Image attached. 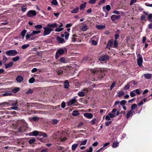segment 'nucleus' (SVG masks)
<instances>
[{
    "mask_svg": "<svg viewBox=\"0 0 152 152\" xmlns=\"http://www.w3.org/2000/svg\"><path fill=\"white\" fill-rule=\"evenodd\" d=\"M57 26L58 25L56 23L48 24L47 25V27H44L43 28L44 30L43 36H45L50 34L51 32L53 30V29L52 27L55 28L57 27Z\"/></svg>",
    "mask_w": 152,
    "mask_h": 152,
    "instance_id": "f257e3e1",
    "label": "nucleus"
},
{
    "mask_svg": "<svg viewBox=\"0 0 152 152\" xmlns=\"http://www.w3.org/2000/svg\"><path fill=\"white\" fill-rule=\"evenodd\" d=\"M92 73L97 74L99 75L98 77L99 79H102L105 74H106L107 72V69H97L95 70H93L91 71Z\"/></svg>",
    "mask_w": 152,
    "mask_h": 152,
    "instance_id": "f03ea898",
    "label": "nucleus"
},
{
    "mask_svg": "<svg viewBox=\"0 0 152 152\" xmlns=\"http://www.w3.org/2000/svg\"><path fill=\"white\" fill-rule=\"evenodd\" d=\"M68 69V67L67 66L60 67L56 69V72L58 75H61L63 72H66V70Z\"/></svg>",
    "mask_w": 152,
    "mask_h": 152,
    "instance_id": "7ed1b4c3",
    "label": "nucleus"
},
{
    "mask_svg": "<svg viewBox=\"0 0 152 152\" xmlns=\"http://www.w3.org/2000/svg\"><path fill=\"white\" fill-rule=\"evenodd\" d=\"M66 50V49L65 48L64 49L61 48L58 50L56 52L55 58L56 59L58 58L60 56V55H61L63 54L64 52Z\"/></svg>",
    "mask_w": 152,
    "mask_h": 152,
    "instance_id": "20e7f679",
    "label": "nucleus"
},
{
    "mask_svg": "<svg viewBox=\"0 0 152 152\" xmlns=\"http://www.w3.org/2000/svg\"><path fill=\"white\" fill-rule=\"evenodd\" d=\"M18 53V52L15 50H10L6 52V54L9 56H14Z\"/></svg>",
    "mask_w": 152,
    "mask_h": 152,
    "instance_id": "39448f33",
    "label": "nucleus"
},
{
    "mask_svg": "<svg viewBox=\"0 0 152 152\" xmlns=\"http://www.w3.org/2000/svg\"><path fill=\"white\" fill-rule=\"evenodd\" d=\"M137 61L138 65L140 66L142 63V56L140 54L138 55Z\"/></svg>",
    "mask_w": 152,
    "mask_h": 152,
    "instance_id": "423d86ee",
    "label": "nucleus"
},
{
    "mask_svg": "<svg viewBox=\"0 0 152 152\" xmlns=\"http://www.w3.org/2000/svg\"><path fill=\"white\" fill-rule=\"evenodd\" d=\"M27 15L29 17H32L36 15V12L34 10H31L28 12Z\"/></svg>",
    "mask_w": 152,
    "mask_h": 152,
    "instance_id": "0eeeda50",
    "label": "nucleus"
},
{
    "mask_svg": "<svg viewBox=\"0 0 152 152\" xmlns=\"http://www.w3.org/2000/svg\"><path fill=\"white\" fill-rule=\"evenodd\" d=\"M109 56L107 55H104L101 56L99 58V60L100 61H105L109 60Z\"/></svg>",
    "mask_w": 152,
    "mask_h": 152,
    "instance_id": "6e6552de",
    "label": "nucleus"
},
{
    "mask_svg": "<svg viewBox=\"0 0 152 152\" xmlns=\"http://www.w3.org/2000/svg\"><path fill=\"white\" fill-rule=\"evenodd\" d=\"M120 18V16L119 15H113L111 16V19L113 21L119 19Z\"/></svg>",
    "mask_w": 152,
    "mask_h": 152,
    "instance_id": "1a4fd4ad",
    "label": "nucleus"
},
{
    "mask_svg": "<svg viewBox=\"0 0 152 152\" xmlns=\"http://www.w3.org/2000/svg\"><path fill=\"white\" fill-rule=\"evenodd\" d=\"M76 101V99L75 98H73L67 102V104L68 106H71L75 103Z\"/></svg>",
    "mask_w": 152,
    "mask_h": 152,
    "instance_id": "9d476101",
    "label": "nucleus"
},
{
    "mask_svg": "<svg viewBox=\"0 0 152 152\" xmlns=\"http://www.w3.org/2000/svg\"><path fill=\"white\" fill-rule=\"evenodd\" d=\"M57 40L58 42L59 43H63L65 42L66 41L64 39L59 36L57 37Z\"/></svg>",
    "mask_w": 152,
    "mask_h": 152,
    "instance_id": "9b49d317",
    "label": "nucleus"
},
{
    "mask_svg": "<svg viewBox=\"0 0 152 152\" xmlns=\"http://www.w3.org/2000/svg\"><path fill=\"white\" fill-rule=\"evenodd\" d=\"M84 116L88 118L91 119L93 117V115L92 113H86L84 114Z\"/></svg>",
    "mask_w": 152,
    "mask_h": 152,
    "instance_id": "f8f14e48",
    "label": "nucleus"
},
{
    "mask_svg": "<svg viewBox=\"0 0 152 152\" xmlns=\"http://www.w3.org/2000/svg\"><path fill=\"white\" fill-rule=\"evenodd\" d=\"M134 113V111L131 110H129L127 113V118H128L129 117L132 116Z\"/></svg>",
    "mask_w": 152,
    "mask_h": 152,
    "instance_id": "ddd939ff",
    "label": "nucleus"
},
{
    "mask_svg": "<svg viewBox=\"0 0 152 152\" xmlns=\"http://www.w3.org/2000/svg\"><path fill=\"white\" fill-rule=\"evenodd\" d=\"M2 107H7L10 106V103L9 102H4L1 104Z\"/></svg>",
    "mask_w": 152,
    "mask_h": 152,
    "instance_id": "4468645a",
    "label": "nucleus"
},
{
    "mask_svg": "<svg viewBox=\"0 0 152 152\" xmlns=\"http://www.w3.org/2000/svg\"><path fill=\"white\" fill-rule=\"evenodd\" d=\"M13 64V63L12 62H10L9 64H6L5 66L6 69L10 68L12 66Z\"/></svg>",
    "mask_w": 152,
    "mask_h": 152,
    "instance_id": "2eb2a0df",
    "label": "nucleus"
},
{
    "mask_svg": "<svg viewBox=\"0 0 152 152\" xmlns=\"http://www.w3.org/2000/svg\"><path fill=\"white\" fill-rule=\"evenodd\" d=\"M23 80V77L20 75H18L16 78V81L19 83L21 82Z\"/></svg>",
    "mask_w": 152,
    "mask_h": 152,
    "instance_id": "dca6fc26",
    "label": "nucleus"
},
{
    "mask_svg": "<svg viewBox=\"0 0 152 152\" xmlns=\"http://www.w3.org/2000/svg\"><path fill=\"white\" fill-rule=\"evenodd\" d=\"M113 42V40L111 39L107 43V45H106V48H110L111 47L112 45Z\"/></svg>",
    "mask_w": 152,
    "mask_h": 152,
    "instance_id": "f3484780",
    "label": "nucleus"
},
{
    "mask_svg": "<svg viewBox=\"0 0 152 152\" xmlns=\"http://www.w3.org/2000/svg\"><path fill=\"white\" fill-rule=\"evenodd\" d=\"M119 112L118 111L117 112V113L116 114H113L112 113H110L108 114L110 116V117L111 118H113L114 117H115L116 116L118 115H119Z\"/></svg>",
    "mask_w": 152,
    "mask_h": 152,
    "instance_id": "a211bd4d",
    "label": "nucleus"
},
{
    "mask_svg": "<svg viewBox=\"0 0 152 152\" xmlns=\"http://www.w3.org/2000/svg\"><path fill=\"white\" fill-rule=\"evenodd\" d=\"M81 29L83 31H86L88 29L87 26L86 24H83L80 26Z\"/></svg>",
    "mask_w": 152,
    "mask_h": 152,
    "instance_id": "6ab92c4d",
    "label": "nucleus"
},
{
    "mask_svg": "<svg viewBox=\"0 0 152 152\" xmlns=\"http://www.w3.org/2000/svg\"><path fill=\"white\" fill-rule=\"evenodd\" d=\"M96 26L98 29L99 30L103 29L105 27V25H96Z\"/></svg>",
    "mask_w": 152,
    "mask_h": 152,
    "instance_id": "aec40b11",
    "label": "nucleus"
},
{
    "mask_svg": "<svg viewBox=\"0 0 152 152\" xmlns=\"http://www.w3.org/2000/svg\"><path fill=\"white\" fill-rule=\"evenodd\" d=\"M12 94L10 91H6L2 94L3 96H10Z\"/></svg>",
    "mask_w": 152,
    "mask_h": 152,
    "instance_id": "412c9836",
    "label": "nucleus"
},
{
    "mask_svg": "<svg viewBox=\"0 0 152 152\" xmlns=\"http://www.w3.org/2000/svg\"><path fill=\"white\" fill-rule=\"evenodd\" d=\"M64 86L65 88H68L69 86V84L68 81L67 80L65 81L64 82Z\"/></svg>",
    "mask_w": 152,
    "mask_h": 152,
    "instance_id": "4be33fe9",
    "label": "nucleus"
},
{
    "mask_svg": "<svg viewBox=\"0 0 152 152\" xmlns=\"http://www.w3.org/2000/svg\"><path fill=\"white\" fill-rule=\"evenodd\" d=\"M144 77L147 79H150L152 77V75L150 74H145L144 75Z\"/></svg>",
    "mask_w": 152,
    "mask_h": 152,
    "instance_id": "5701e85b",
    "label": "nucleus"
},
{
    "mask_svg": "<svg viewBox=\"0 0 152 152\" xmlns=\"http://www.w3.org/2000/svg\"><path fill=\"white\" fill-rule=\"evenodd\" d=\"M86 2H85L84 4H81L80 6V9L81 10H83L86 7Z\"/></svg>",
    "mask_w": 152,
    "mask_h": 152,
    "instance_id": "b1692460",
    "label": "nucleus"
},
{
    "mask_svg": "<svg viewBox=\"0 0 152 152\" xmlns=\"http://www.w3.org/2000/svg\"><path fill=\"white\" fill-rule=\"evenodd\" d=\"M119 142H113L112 145V147L113 148H115L118 147L119 145Z\"/></svg>",
    "mask_w": 152,
    "mask_h": 152,
    "instance_id": "393cba45",
    "label": "nucleus"
},
{
    "mask_svg": "<svg viewBox=\"0 0 152 152\" xmlns=\"http://www.w3.org/2000/svg\"><path fill=\"white\" fill-rule=\"evenodd\" d=\"M27 32V30L26 29H24L21 32V35L22 37V39H23L25 36L26 33Z\"/></svg>",
    "mask_w": 152,
    "mask_h": 152,
    "instance_id": "a878e982",
    "label": "nucleus"
},
{
    "mask_svg": "<svg viewBox=\"0 0 152 152\" xmlns=\"http://www.w3.org/2000/svg\"><path fill=\"white\" fill-rule=\"evenodd\" d=\"M87 142V140H85L83 141H81L80 142V145L79 146L85 145L86 144Z\"/></svg>",
    "mask_w": 152,
    "mask_h": 152,
    "instance_id": "bb28decb",
    "label": "nucleus"
},
{
    "mask_svg": "<svg viewBox=\"0 0 152 152\" xmlns=\"http://www.w3.org/2000/svg\"><path fill=\"white\" fill-rule=\"evenodd\" d=\"M78 145V144H74L72 145V151L75 150Z\"/></svg>",
    "mask_w": 152,
    "mask_h": 152,
    "instance_id": "cd10ccee",
    "label": "nucleus"
},
{
    "mask_svg": "<svg viewBox=\"0 0 152 152\" xmlns=\"http://www.w3.org/2000/svg\"><path fill=\"white\" fill-rule=\"evenodd\" d=\"M79 10V8L78 7H77L76 8H74V9H73V10L71 11V13H77L78 12Z\"/></svg>",
    "mask_w": 152,
    "mask_h": 152,
    "instance_id": "c85d7f7f",
    "label": "nucleus"
},
{
    "mask_svg": "<svg viewBox=\"0 0 152 152\" xmlns=\"http://www.w3.org/2000/svg\"><path fill=\"white\" fill-rule=\"evenodd\" d=\"M59 121V120L56 119H53L52 120L51 123L53 124H56L58 123Z\"/></svg>",
    "mask_w": 152,
    "mask_h": 152,
    "instance_id": "c756f323",
    "label": "nucleus"
},
{
    "mask_svg": "<svg viewBox=\"0 0 152 152\" xmlns=\"http://www.w3.org/2000/svg\"><path fill=\"white\" fill-rule=\"evenodd\" d=\"M79 112L77 111L74 110L72 112V115L73 116H77L79 115Z\"/></svg>",
    "mask_w": 152,
    "mask_h": 152,
    "instance_id": "7c9ffc66",
    "label": "nucleus"
},
{
    "mask_svg": "<svg viewBox=\"0 0 152 152\" xmlns=\"http://www.w3.org/2000/svg\"><path fill=\"white\" fill-rule=\"evenodd\" d=\"M20 90V88H19L17 87L12 90V92L14 93H15L18 92Z\"/></svg>",
    "mask_w": 152,
    "mask_h": 152,
    "instance_id": "2f4dec72",
    "label": "nucleus"
},
{
    "mask_svg": "<svg viewBox=\"0 0 152 152\" xmlns=\"http://www.w3.org/2000/svg\"><path fill=\"white\" fill-rule=\"evenodd\" d=\"M148 20L149 22H152V14L148 15Z\"/></svg>",
    "mask_w": 152,
    "mask_h": 152,
    "instance_id": "473e14b6",
    "label": "nucleus"
},
{
    "mask_svg": "<svg viewBox=\"0 0 152 152\" xmlns=\"http://www.w3.org/2000/svg\"><path fill=\"white\" fill-rule=\"evenodd\" d=\"M64 29V28H62L59 27L58 26V27H57L55 29V31L56 32H60L61 31H62Z\"/></svg>",
    "mask_w": 152,
    "mask_h": 152,
    "instance_id": "72a5a7b5",
    "label": "nucleus"
},
{
    "mask_svg": "<svg viewBox=\"0 0 152 152\" xmlns=\"http://www.w3.org/2000/svg\"><path fill=\"white\" fill-rule=\"evenodd\" d=\"M20 57L19 56H17L13 58L12 59V61L14 62L20 59Z\"/></svg>",
    "mask_w": 152,
    "mask_h": 152,
    "instance_id": "f704fd0d",
    "label": "nucleus"
},
{
    "mask_svg": "<svg viewBox=\"0 0 152 152\" xmlns=\"http://www.w3.org/2000/svg\"><path fill=\"white\" fill-rule=\"evenodd\" d=\"M136 94V93L135 92L134 90L130 92V95L132 97H133L135 96Z\"/></svg>",
    "mask_w": 152,
    "mask_h": 152,
    "instance_id": "c9c22d12",
    "label": "nucleus"
},
{
    "mask_svg": "<svg viewBox=\"0 0 152 152\" xmlns=\"http://www.w3.org/2000/svg\"><path fill=\"white\" fill-rule=\"evenodd\" d=\"M31 133L32 134L33 136H36L38 135V131H34L33 132Z\"/></svg>",
    "mask_w": 152,
    "mask_h": 152,
    "instance_id": "e433bc0d",
    "label": "nucleus"
},
{
    "mask_svg": "<svg viewBox=\"0 0 152 152\" xmlns=\"http://www.w3.org/2000/svg\"><path fill=\"white\" fill-rule=\"evenodd\" d=\"M137 104H133L132 105L131 110H133L136 109L137 108Z\"/></svg>",
    "mask_w": 152,
    "mask_h": 152,
    "instance_id": "4c0bfd02",
    "label": "nucleus"
},
{
    "mask_svg": "<svg viewBox=\"0 0 152 152\" xmlns=\"http://www.w3.org/2000/svg\"><path fill=\"white\" fill-rule=\"evenodd\" d=\"M78 95L79 96H84L85 95V93L82 91L81 92H79L78 93Z\"/></svg>",
    "mask_w": 152,
    "mask_h": 152,
    "instance_id": "58836bf2",
    "label": "nucleus"
},
{
    "mask_svg": "<svg viewBox=\"0 0 152 152\" xmlns=\"http://www.w3.org/2000/svg\"><path fill=\"white\" fill-rule=\"evenodd\" d=\"M65 38L66 40H67L69 35V34L66 31L64 32Z\"/></svg>",
    "mask_w": 152,
    "mask_h": 152,
    "instance_id": "ea45409f",
    "label": "nucleus"
},
{
    "mask_svg": "<svg viewBox=\"0 0 152 152\" xmlns=\"http://www.w3.org/2000/svg\"><path fill=\"white\" fill-rule=\"evenodd\" d=\"M72 42H75L76 41V38H75L76 37H77V36L75 34H73L72 35Z\"/></svg>",
    "mask_w": 152,
    "mask_h": 152,
    "instance_id": "a19ab883",
    "label": "nucleus"
},
{
    "mask_svg": "<svg viewBox=\"0 0 152 152\" xmlns=\"http://www.w3.org/2000/svg\"><path fill=\"white\" fill-rule=\"evenodd\" d=\"M29 46V45L28 44H24L22 46V48L23 49H25L28 48Z\"/></svg>",
    "mask_w": 152,
    "mask_h": 152,
    "instance_id": "79ce46f5",
    "label": "nucleus"
},
{
    "mask_svg": "<svg viewBox=\"0 0 152 152\" xmlns=\"http://www.w3.org/2000/svg\"><path fill=\"white\" fill-rule=\"evenodd\" d=\"M35 81V79L33 77H31L29 80V82L30 83H32Z\"/></svg>",
    "mask_w": 152,
    "mask_h": 152,
    "instance_id": "37998d69",
    "label": "nucleus"
},
{
    "mask_svg": "<svg viewBox=\"0 0 152 152\" xmlns=\"http://www.w3.org/2000/svg\"><path fill=\"white\" fill-rule=\"evenodd\" d=\"M51 3L52 4L55 5H57L58 4V2L56 0H52Z\"/></svg>",
    "mask_w": 152,
    "mask_h": 152,
    "instance_id": "c03bdc74",
    "label": "nucleus"
},
{
    "mask_svg": "<svg viewBox=\"0 0 152 152\" xmlns=\"http://www.w3.org/2000/svg\"><path fill=\"white\" fill-rule=\"evenodd\" d=\"M60 61L63 63H65L66 62V60L65 58L64 57L61 58L60 59Z\"/></svg>",
    "mask_w": 152,
    "mask_h": 152,
    "instance_id": "a18cd8bd",
    "label": "nucleus"
},
{
    "mask_svg": "<svg viewBox=\"0 0 152 152\" xmlns=\"http://www.w3.org/2000/svg\"><path fill=\"white\" fill-rule=\"evenodd\" d=\"M35 27L37 28L40 29L42 28V26L41 25L39 24L35 26Z\"/></svg>",
    "mask_w": 152,
    "mask_h": 152,
    "instance_id": "49530a36",
    "label": "nucleus"
},
{
    "mask_svg": "<svg viewBox=\"0 0 152 152\" xmlns=\"http://www.w3.org/2000/svg\"><path fill=\"white\" fill-rule=\"evenodd\" d=\"M35 141V140L34 139H32L29 140L28 141V142L30 144H32Z\"/></svg>",
    "mask_w": 152,
    "mask_h": 152,
    "instance_id": "de8ad7c7",
    "label": "nucleus"
},
{
    "mask_svg": "<svg viewBox=\"0 0 152 152\" xmlns=\"http://www.w3.org/2000/svg\"><path fill=\"white\" fill-rule=\"evenodd\" d=\"M41 32L40 31H33V34L34 35L39 33Z\"/></svg>",
    "mask_w": 152,
    "mask_h": 152,
    "instance_id": "09e8293b",
    "label": "nucleus"
},
{
    "mask_svg": "<svg viewBox=\"0 0 152 152\" xmlns=\"http://www.w3.org/2000/svg\"><path fill=\"white\" fill-rule=\"evenodd\" d=\"M112 123L111 121H106L105 122V124L106 126H108Z\"/></svg>",
    "mask_w": 152,
    "mask_h": 152,
    "instance_id": "8fccbe9b",
    "label": "nucleus"
},
{
    "mask_svg": "<svg viewBox=\"0 0 152 152\" xmlns=\"http://www.w3.org/2000/svg\"><path fill=\"white\" fill-rule=\"evenodd\" d=\"M124 94V92L121 91V92H119L118 93V97H120L121 96H123Z\"/></svg>",
    "mask_w": 152,
    "mask_h": 152,
    "instance_id": "3c124183",
    "label": "nucleus"
},
{
    "mask_svg": "<svg viewBox=\"0 0 152 152\" xmlns=\"http://www.w3.org/2000/svg\"><path fill=\"white\" fill-rule=\"evenodd\" d=\"M18 105L17 104V105H15V106H14L11 107V109L12 110H16L18 108Z\"/></svg>",
    "mask_w": 152,
    "mask_h": 152,
    "instance_id": "603ef678",
    "label": "nucleus"
},
{
    "mask_svg": "<svg viewBox=\"0 0 152 152\" xmlns=\"http://www.w3.org/2000/svg\"><path fill=\"white\" fill-rule=\"evenodd\" d=\"M97 0H90L88 1V2L90 4H93Z\"/></svg>",
    "mask_w": 152,
    "mask_h": 152,
    "instance_id": "864d4df0",
    "label": "nucleus"
},
{
    "mask_svg": "<svg viewBox=\"0 0 152 152\" xmlns=\"http://www.w3.org/2000/svg\"><path fill=\"white\" fill-rule=\"evenodd\" d=\"M86 152H92L93 151V148L92 147L89 148L88 150H85Z\"/></svg>",
    "mask_w": 152,
    "mask_h": 152,
    "instance_id": "5fc2aeb1",
    "label": "nucleus"
},
{
    "mask_svg": "<svg viewBox=\"0 0 152 152\" xmlns=\"http://www.w3.org/2000/svg\"><path fill=\"white\" fill-rule=\"evenodd\" d=\"M7 60V57L5 56H3V58L2 59V61L4 63H5Z\"/></svg>",
    "mask_w": 152,
    "mask_h": 152,
    "instance_id": "6e6d98bb",
    "label": "nucleus"
},
{
    "mask_svg": "<svg viewBox=\"0 0 152 152\" xmlns=\"http://www.w3.org/2000/svg\"><path fill=\"white\" fill-rule=\"evenodd\" d=\"M106 9L107 11H109L111 9V7L109 5H107L106 6Z\"/></svg>",
    "mask_w": 152,
    "mask_h": 152,
    "instance_id": "4d7b16f0",
    "label": "nucleus"
},
{
    "mask_svg": "<svg viewBox=\"0 0 152 152\" xmlns=\"http://www.w3.org/2000/svg\"><path fill=\"white\" fill-rule=\"evenodd\" d=\"M137 0H131L130 5H132L134 3L136 2Z\"/></svg>",
    "mask_w": 152,
    "mask_h": 152,
    "instance_id": "13d9d810",
    "label": "nucleus"
},
{
    "mask_svg": "<svg viewBox=\"0 0 152 152\" xmlns=\"http://www.w3.org/2000/svg\"><path fill=\"white\" fill-rule=\"evenodd\" d=\"M135 91V92L136 93V94H140V91L138 89H136L135 90H134Z\"/></svg>",
    "mask_w": 152,
    "mask_h": 152,
    "instance_id": "bf43d9fd",
    "label": "nucleus"
},
{
    "mask_svg": "<svg viewBox=\"0 0 152 152\" xmlns=\"http://www.w3.org/2000/svg\"><path fill=\"white\" fill-rule=\"evenodd\" d=\"M130 87V85L129 84H127L124 87V89L126 90H128Z\"/></svg>",
    "mask_w": 152,
    "mask_h": 152,
    "instance_id": "052dcab7",
    "label": "nucleus"
},
{
    "mask_svg": "<svg viewBox=\"0 0 152 152\" xmlns=\"http://www.w3.org/2000/svg\"><path fill=\"white\" fill-rule=\"evenodd\" d=\"M105 0H100L98 3V4L100 5L104 3L105 2Z\"/></svg>",
    "mask_w": 152,
    "mask_h": 152,
    "instance_id": "680f3d73",
    "label": "nucleus"
},
{
    "mask_svg": "<svg viewBox=\"0 0 152 152\" xmlns=\"http://www.w3.org/2000/svg\"><path fill=\"white\" fill-rule=\"evenodd\" d=\"M33 92L32 89H29L28 91L26 92V93L28 94H32Z\"/></svg>",
    "mask_w": 152,
    "mask_h": 152,
    "instance_id": "e2e57ef3",
    "label": "nucleus"
},
{
    "mask_svg": "<svg viewBox=\"0 0 152 152\" xmlns=\"http://www.w3.org/2000/svg\"><path fill=\"white\" fill-rule=\"evenodd\" d=\"M115 85V82H113L112 84L110 87V89H112L114 87Z\"/></svg>",
    "mask_w": 152,
    "mask_h": 152,
    "instance_id": "0e129e2a",
    "label": "nucleus"
},
{
    "mask_svg": "<svg viewBox=\"0 0 152 152\" xmlns=\"http://www.w3.org/2000/svg\"><path fill=\"white\" fill-rule=\"evenodd\" d=\"M126 103V101L125 100H122L120 102V103L121 105H124Z\"/></svg>",
    "mask_w": 152,
    "mask_h": 152,
    "instance_id": "69168bd1",
    "label": "nucleus"
},
{
    "mask_svg": "<svg viewBox=\"0 0 152 152\" xmlns=\"http://www.w3.org/2000/svg\"><path fill=\"white\" fill-rule=\"evenodd\" d=\"M91 44L93 45H96L97 44V42L96 41L93 40L91 42Z\"/></svg>",
    "mask_w": 152,
    "mask_h": 152,
    "instance_id": "338daca9",
    "label": "nucleus"
},
{
    "mask_svg": "<svg viewBox=\"0 0 152 152\" xmlns=\"http://www.w3.org/2000/svg\"><path fill=\"white\" fill-rule=\"evenodd\" d=\"M32 119L33 121H36L38 119V118L37 117H34L32 118Z\"/></svg>",
    "mask_w": 152,
    "mask_h": 152,
    "instance_id": "774afa93",
    "label": "nucleus"
}]
</instances>
